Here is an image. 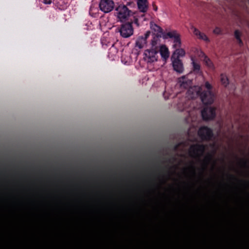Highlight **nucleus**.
<instances>
[{"mask_svg": "<svg viewBox=\"0 0 249 249\" xmlns=\"http://www.w3.org/2000/svg\"><path fill=\"white\" fill-rule=\"evenodd\" d=\"M136 7L134 2L127 1L125 4L120 3L116 6L114 9V15L118 21L125 22L128 20L130 17L132 16L134 19V12L133 9Z\"/></svg>", "mask_w": 249, "mask_h": 249, "instance_id": "nucleus-1", "label": "nucleus"}, {"mask_svg": "<svg viewBox=\"0 0 249 249\" xmlns=\"http://www.w3.org/2000/svg\"><path fill=\"white\" fill-rule=\"evenodd\" d=\"M137 4L139 11H136L134 15V22L137 27L143 23L146 20L145 13L148 8V2L147 0H137Z\"/></svg>", "mask_w": 249, "mask_h": 249, "instance_id": "nucleus-2", "label": "nucleus"}, {"mask_svg": "<svg viewBox=\"0 0 249 249\" xmlns=\"http://www.w3.org/2000/svg\"><path fill=\"white\" fill-rule=\"evenodd\" d=\"M151 47L145 51L144 54L145 58L149 63H152L158 60V47L160 43L157 42V37L150 42Z\"/></svg>", "mask_w": 249, "mask_h": 249, "instance_id": "nucleus-3", "label": "nucleus"}, {"mask_svg": "<svg viewBox=\"0 0 249 249\" xmlns=\"http://www.w3.org/2000/svg\"><path fill=\"white\" fill-rule=\"evenodd\" d=\"M205 87L208 90L202 91L199 90L196 92V95L200 96L203 104L205 105H211L213 102L214 98V94L211 91L213 86L208 81H206L205 83Z\"/></svg>", "mask_w": 249, "mask_h": 249, "instance_id": "nucleus-4", "label": "nucleus"}, {"mask_svg": "<svg viewBox=\"0 0 249 249\" xmlns=\"http://www.w3.org/2000/svg\"><path fill=\"white\" fill-rule=\"evenodd\" d=\"M132 23H134L133 19H131L130 21L123 23L119 28L120 35L124 38H128L131 36L134 32Z\"/></svg>", "mask_w": 249, "mask_h": 249, "instance_id": "nucleus-5", "label": "nucleus"}, {"mask_svg": "<svg viewBox=\"0 0 249 249\" xmlns=\"http://www.w3.org/2000/svg\"><path fill=\"white\" fill-rule=\"evenodd\" d=\"M164 39L172 38L174 40L173 45L174 48H180L181 46V39L180 35L175 30L169 32L163 35Z\"/></svg>", "mask_w": 249, "mask_h": 249, "instance_id": "nucleus-6", "label": "nucleus"}, {"mask_svg": "<svg viewBox=\"0 0 249 249\" xmlns=\"http://www.w3.org/2000/svg\"><path fill=\"white\" fill-rule=\"evenodd\" d=\"M201 114L203 120H213L216 115L215 108L212 107H205L201 110Z\"/></svg>", "mask_w": 249, "mask_h": 249, "instance_id": "nucleus-7", "label": "nucleus"}, {"mask_svg": "<svg viewBox=\"0 0 249 249\" xmlns=\"http://www.w3.org/2000/svg\"><path fill=\"white\" fill-rule=\"evenodd\" d=\"M199 128L198 134L203 141H210L213 136V131L205 125Z\"/></svg>", "mask_w": 249, "mask_h": 249, "instance_id": "nucleus-8", "label": "nucleus"}, {"mask_svg": "<svg viewBox=\"0 0 249 249\" xmlns=\"http://www.w3.org/2000/svg\"><path fill=\"white\" fill-rule=\"evenodd\" d=\"M115 6L112 0H101L99 3L100 9L105 13L111 11Z\"/></svg>", "mask_w": 249, "mask_h": 249, "instance_id": "nucleus-9", "label": "nucleus"}, {"mask_svg": "<svg viewBox=\"0 0 249 249\" xmlns=\"http://www.w3.org/2000/svg\"><path fill=\"white\" fill-rule=\"evenodd\" d=\"M151 28L156 33L152 34V39L151 40H154V39H156V37H157V42L158 43H160V38L162 36L163 37V35L165 33L163 32V30L160 26L156 24L151 25Z\"/></svg>", "mask_w": 249, "mask_h": 249, "instance_id": "nucleus-10", "label": "nucleus"}, {"mask_svg": "<svg viewBox=\"0 0 249 249\" xmlns=\"http://www.w3.org/2000/svg\"><path fill=\"white\" fill-rule=\"evenodd\" d=\"M151 34L150 31H147L143 36H139L136 41V47L142 48L146 44V40Z\"/></svg>", "mask_w": 249, "mask_h": 249, "instance_id": "nucleus-11", "label": "nucleus"}, {"mask_svg": "<svg viewBox=\"0 0 249 249\" xmlns=\"http://www.w3.org/2000/svg\"><path fill=\"white\" fill-rule=\"evenodd\" d=\"M172 61L173 67L174 70L178 73H182L183 71V66L182 62L178 58H173Z\"/></svg>", "mask_w": 249, "mask_h": 249, "instance_id": "nucleus-12", "label": "nucleus"}, {"mask_svg": "<svg viewBox=\"0 0 249 249\" xmlns=\"http://www.w3.org/2000/svg\"><path fill=\"white\" fill-rule=\"evenodd\" d=\"M205 149V147L203 144H196L191 147L190 153L199 157L198 153H203Z\"/></svg>", "mask_w": 249, "mask_h": 249, "instance_id": "nucleus-13", "label": "nucleus"}, {"mask_svg": "<svg viewBox=\"0 0 249 249\" xmlns=\"http://www.w3.org/2000/svg\"><path fill=\"white\" fill-rule=\"evenodd\" d=\"M160 53L161 57L166 60L169 56L168 49L164 45H161L160 42V46L158 47V53Z\"/></svg>", "mask_w": 249, "mask_h": 249, "instance_id": "nucleus-14", "label": "nucleus"}, {"mask_svg": "<svg viewBox=\"0 0 249 249\" xmlns=\"http://www.w3.org/2000/svg\"><path fill=\"white\" fill-rule=\"evenodd\" d=\"M70 0H54V4L59 9L64 10L70 4Z\"/></svg>", "mask_w": 249, "mask_h": 249, "instance_id": "nucleus-15", "label": "nucleus"}, {"mask_svg": "<svg viewBox=\"0 0 249 249\" xmlns=\"http://www.w3.org/2000/svg\"><path fill=\"white\" fill-rule=\"evenodd\" d=\"M178 83L181 88L187 89L190 87L191 81L187 78L185 76H183L178 79Z\"/></svg>", "mask_w": 249, "mask_h": 249, "instance_id": "nucleus-16", "label": "nucleus"}, {"mask_svg": "<svg viewBox=\"0 0 249 249\" xmlns=\"http://www.w3.org/2000/svg\"><path fill=\"white\" fill-rule=\"evenodd\" d=\"M176 50L175 51L174 53L172 55L171 59H173V58H178L179 57L184 56L185 54V51L183 49H180L179 48H175Z\"/></svg>", "mask_w": 249, "mask_h": 249, "instance_id": "nucleus-17", "label": "nucleus"}, {"mask_svg": "<svg viewBox=\"0 0 249 249\" xmlns=\"http://www.w3.org/2000/svg\"><path fill=\"white\" fill-rule=\"evenodd\" d=\"M242 33L239 30H235L234 32V36L237 40L239 47H242L244 46V43L241 39Z\"/></svg>", "mask_w": 249, "mask_h": 249, "instance_id": "nucleus-18", "label": "nucleus"}, {"mask_svg": "<svg viewBox=\"0 0 249 249\" xmlns=\"http://www.w3.org/2000/svg\"><path fill=\"white\" fill-rule=\"evenodd\" d=\"M194 33L196 36L199 39H201L202 40L209 41V39L208 37L207 36L201 32H200L198 29L196 28H195L194 31Z\"/></svg>", "mask_w": 249, "mask_h": 249, "instance_id": "nucleus-19", "label": "nucleus"}, {"mask_svg": "<svg viewBox=\"0 0 249 249\" xmlns=\"http://www.w3.org/2000/svg\"><path fill=\"white\" fill-rule=\"evenodd\" d=\"M220 81L221 84L226 87L229 84V80L227 76L224 73H221L220 75Z\"/></svg>", "mask_w": 249, "mask_h": 249, "instance_id": "nucleus-20", "label": "nucleus"}, {"mask_svg": "<svg viewBox=\"0 0 249 249\" xmlns=\"http://www.w3.org/2000/svg\"><path fill=\"white\" fill-rule=\"evenodd\" d=\"M204 161L205 162L204 169H206V168L207 167V164H208V162L213 161V164H215V163H216L215 160H213V156L212 155H211V154H209L208 156H207L205 158V159H204Z\"/></svg>", "mask_w": 249, "mask_h": 249, "instance_id": "nucleus-21", "label": "nucleus"}, {"mask_svg": "<svg viewBox=\"0 0 249 249\" xmlns=\"http://www.w3.org/2000/svg\"><path fill=\"white\" fill-rule=\"evenodd\" d=\"M204 61L205 65L208 67H209V68H211V69L213 68V63H212V61L207 56H206L205 57Z\"/></svg>", "mask_w": 249, "mask_h": 249, "instance_id": "nucleus-22", "label": "nucleus"}, {"mask_svg": "<svg viewBox=\"0 0 249 249\" xmlns=\"http://www.w3.org/2000/svg\"><path fill=\"white\" fill-rule=\"evenodd\" d=\"M193 66V71L196 73H198L200 72V65L195 61L192 62Z\"/></svg>", "mask_w": 249, "mask_h": 249, "instance_id": "nucleus-23", "label": "nucleus"}, {"mask_svg": "<svg viewBox=\"0 0 249 249\" xmlns=\"http://www.w3.org/2000/svg\"><path fill=\"white\" fill-rule=\"evenodd\" d=\"M240 163L244 167H248L249 164V160L245 159H241L240 160Z\"/></svg>", "mask_w": 249, "mask_h": 249, "instance_id": "nucleus-24", "label": "nucleus"}, {"mask_svg": "<svg viewBox=\"0 0 249 249\" xmlns=\"http://www.w3.org/2000/svg\"><path fill=\"white\" fill-rule=\"evenodd\" d=\"M213 33L215 34H220L221 33V30L219 27H216L213 30Z\"/></svg>", "mask_w": 249, "mask_h": 249, "instance_id": "nucleus-25", "label": "nucleus"}, {"mask_svg": "<svg viewBox=\"0 0 249 249\" xmlns=\"http://www.w3.org/2000/svg\"><path fill=\"white\" fill-rule=\"evenodd\" d=\"M54 0H53L54 1ZM53 0H42V2L45 4H50L53 2Z\"/></svg>", "mask_w": 249, "mask_h": 249, "instance_id": "nucleus-26", "label": "nucleus"}, {"mask_svg": "<svg viewBox=\"0 0 249 249\" xmlns=\"http://www.w3.org/2000/svg\"><path fill=\"white\" fill-rule=\"evenodd\" d=\"M229 176L232 178L233 179H236L237 178L233 175H231V174H229Z\"/></svg>", "mask_w": 249, "mask_h": 249, "instance_id": "nucleus-27", "label": "nucleus"}, {"mask_svg": "<svg viewBox=\"0 0 249 249\" xmlns=\"http://www.w3.org/2000/svg\"><path fill=\"white\" fill-rule=\"evenodd\" d=\"M153 10H155L156 11H157L158 7L156 5L153 4Z\"/></svg>", "mask_w": 249, "mask_h": 249, "instance_id": "nucleus-28", "label": "nucleus"}, {"mask_svg": "<svg viewBox=\"0 0 249 249\" xmlns=\"http://www.w3.org/2000/svg\"><path fill=\"white\" fill-rule=\"evenodd\" d=\"M178 147V145H176L175 147V149H177Z\"/></svg>", "mask_w": 249, "mask_h": 249, "instance_id": "nucleus-29", "label": "nucleus"}, {"mask_svg": "<svg viewBox=\"0 0 249 249\" xmlns=\"http://www.w3.org/2000/svg\"><path fill=\"white\" fill-rule=\"evenodd\" d=\"M192 168L193 169L194 172L195 173V167L194 166H192Z\"/></svg>", "mask_w": 249, "mask_h": 249, "instance_id": "nucleus-30", "label": "nucleus"}, {"mask_svg": "<svg viewBox=\"0 0 249 249\" xmlns=\"http://www.w3.org/2000/svg\"><path fill=\"white\" fill-rule=\"evenodd\" d=\"M185 107H186V106L184 107L183 109H184Z\"/></svg>", "mask_w": 249, "mask_h": 249, "instance_id": "nucleus-31", "label": "nucleus"}]
</instances>
